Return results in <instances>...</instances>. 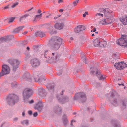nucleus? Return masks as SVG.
Wrapping results in <instances>:
<instances>
[{
  "label": "nucleus",
  "instance_id": "nucleus-34",
  "mask_svg": "<svg viewBox=\"0 0 127 127\" xmlns=\"http://www.w3.org/2000/svg\"><path fill=\"white\" fill-rule=\"evenodd\" d=\"M87 14H88V12L87 11L85 12V13L83 14V17H85L86 16V15Z\"/></svg>",
  "mask_w": 127,
  "mask_h": 127
},
{
  "label": "nucleus",
  "instance_id": "nucleus-15",
  "mask_svg": "<svg viewBox=\"0 0 127 127\" xmlns=\"http://www.w3.org/2000/svg\"><path fill=\"white\" fill-rule=\"evenodd\" d=\"M96 74L99 79L100 80H103L105 78V77L102 75L99 71H98L96 73Z\"/></svg>",
  "mask_w": 127,
  "mask_h": 127
},
{
  "label": "nucleus",
  "instance_id": "nucleus-57",
  "mask_svg": "<svg viewBox=\"0 0 127 127\" xmlns=\"http://www.w3.org/2000/svg\"><path fill=\"white\" fill-rule=\"evenodd\" d=\"M49 16H47L46 17V18H48L49 17Z\"/></svg>",
  "mask_w": 127,
  "mask_h": 127
},
{
  "label": "nucleus",
  "instance_id": "nucleus-1",
  "mask_svg": "<svg viewBox=\"0 0 127 127\" xmlns=\"http://www.w3.org/2000/svg\"><path fill=\"white\" fill-rule=\"evenodd\" d=\"M98 11V12L95 15V18L99 19L104 17L106 18L112 19L113 17V15L111 11L108 8L104 9L100 8L99 9Z\"/></svg>",
  "mask_w": 127,
  "mask_h": 127
},
{
  "label": "nucleus",
  "instance_id": "nucleus-9",
  "mask_svg": "<svg viewBox=\"0 0 127 127\" xmlns=\"http://www.w3.org/2000/svg\"><path fill=\"white\" fill-rule=\"evenodd\" d=\"M64 26L63 23L62 22L57 23L55 24L54 27L55 29L60 30L63 28Z\"/></svg>",
  "mask_w": 127,
  "mask_h": 127
},
{
  "label": "nucleus",
  "instance_id": "nucleus-35",
  "mask_svg": "<svg viewBox=\"0 0 127 127\" xmlns=\"http://www.w3.org/2000/svg\"><path fill=\"white\" fill-rule=\"evenodd\" d=\"M37 115L38 113L37 112H36L34 113L33 116L34 117H36L37 116Z\"/></svg>",
  "mask_w": 127,
  "mask_h": 127
},
{
  "label": "nucleus",
  "instance_id": "nucleus-4",
  "mask_svg": "<svg viewBox=\"0 0 127 127\" xmlns=\"http://www.w3.org/2000/svg\"><path fill=\"white\" fill-rule=\"evenodd\" d=\"M10 71V69L8 66L4 64L2 66L1 72L0 73V77L2 76L9 74Z\"/></svg>",
  "mask_w": 127,
  "mask_h": 127
},
{
  "label": "nucleus",
  "instance_id": "nucleus-46",
  "mask_svg": "<svg viewBox=\"0 0 127 127\" xmlns=\"http://www.w3.org/2000/svg\"><path fill=\"white\" fill-rule=\"evenodd\" d=\"M118 84L119 85V86L121 85H122V86H124V84H123V83H122V82L121 83H120H120H118Z\"/></svg>",
  "mask_w": 127,
  "mask_h": 127
},
{
  "label": "nucleus",
  "instance_id": "nucleus-62",
  "mask_svg": "<svg viewBox=\"0 0 127 127\" xmlns=\"http://www.w3.org/2000/svg\"><path fill=\"white\" fill-rule=\"evenodd\" d=\"M2 39H4V38H2Z\"/></svg>",
  "mask_w": 127,
  "mask_h": 127
},
{
  "label": "nucleus",
  "instance_id": "nucleus-52",
  "mask_svg": "<svg viewBox=\"0 0 127 127\" xmlns=\"http://www.w3.org/2000/svg\"><path fill=\"white\" fill-rule=\"evenodd\" d=\"M64 118L65 119V121H67V120L66 119V116L65 115H64V116H63V118H64Z\"/></svg>",
  "mask_w": 127,
  "mask_h": 127
},
{
  "label": "nucleus",
  "instance_id": "nucleus-39",
  "mask_svg": "<svg viewBox=\"0 0 127 127\" xmlns=\"http://www.w3.org/2000/svg\"><path fill=\"white\" fill-rule=\"evenodd\" d=\"M63 2V0H58V3H62Z\"/></svg>",
  "mask_w": 127,
  "mask_h": 127
},
{
  "label": "nucleus",
  "instance_id": "nucleus-51",
  "mask_svg": "<svg viewBox=\"0 0 127 127\" xmlns=\"http://www.w3.org/2000/svg\"><path fill=\"white\" fill-rule=\"evenodd\" d=\"M22 115L23 116H24L25 115V113L24 112H23L22 113Z\"/></svg>",
  "mask_w": 127,
  "mask_h": 127
},
{
  "label": "nucleus",
  "instance_id": "nucleus-25",
  "mask_svg": "<svg viewBox=\"0 0 127 127\" xmlns=\"http://www.w3.org/2000/svg\"><path fill=\"white\" fill-rule=\"evenodd\" d=\"M14 98L16 100H15V102H12V104H11L14 105L15 104V103L17 102L18 101V97L15 95H14Z\"/></svg>",
  "mask_w": 127,
  "mask_h": 127
},
{
  "label": "nucleus",
  "instance_id": "nucleus-20",
  "mask_svg": "<svg viewBox=\"0 0 127 127\" xmlns=\"http://www.w3.org/2000/svg\"><path fill=\"white\" fill-rule=\"evenodd\" d=\"M48 50H45L44 51V53H45V57H48V58L49 59H51L53 57V56L54 55V53H52L49 56H46V52H48Z\"/></svg>",
  "mask_w": 127,
  "mask_h": 127
},
{
  "label": "nucleus",
  "instance_id": "nucleus-49",
  "mask_svg": "<svg viewBox=\"0 0 127 127\" xmlns=\"http://www.w3.org/2000/svg\"><path fill=\"white\" fill-rule=\"evenodd\" d=\"M18 119V118H14V120L15 121H16Z\"/></svg>",
  "mask_w": 127,
  "mask_h": 127
},
{
  "label": "nucleus",
  "instance_id": "nucleus-28",
  "mask_svg": "<svg viewBox=\"0 0 127 127\" xmlns=\"http://www.w3.org/2000/svg\"><path fill=\"white\" fill-rule=\"evenodd\" d=\"M79 94L80 95L81 97V98L83 97L85 99L86 96L84 93L82 92L80 93Z\"/></svg>",
  "mask_w": 127,
  "mask_h": 127
},
{
  "label": "nucleus",
  "instance_id": "nucleus-22",
  "mask_svg": "<svg viewBox=\"0 0 127 127\" xmlns=\"http://www.w3.org/2000/svg\"><path fill=\"white\" fill-rule=\"evenodd\" d=\"M15 19V18H11L10 19H7L4 20V21H6L7 22H8L9 23L13 22Z\"/></svg>",
  "mask_w": 127,
  "mask_h": 127
},
{
  "label": "nucleus",
  "instance_id": "nucleus-45",
  "mask_svg": "<svg viewBox=\"0 0 127 127\" xmlns=\"http://www.w3.org/2000/svg\"><path fill=\"white\" fill-rule=\"evenodd\" d=\"M54 110H55V109H57V110H60V108L59 107H56V108H54Z\"/></svg>",
  "mask_w": 127,
  "mask_h": 127
},
{
  "label": "nucleus",
  "instance_id": "nucleus-3",
  "mask_svg": "<svg viewBox=\"0 0 127 127\" xmlns=\"http://www.w3.org/2000/svg\"><path fill=\"white\" fill-rule=\"evenodd\" d=\"M118 44L124 48L127 47V36L123 35L117 41Z\"/></svg>",
  "mask_w": 127,
  "mask_h": 127
},
{
  "label": "nucleus",
  "instance_id": "nucleus-7",
  "mask_svg": "<svg viewBox=\"0 0 127 127\" xmlns=\"http://www.w3.org/2000/svg\"><path fill=\"white\" fill-rule=\"evenodd\" d=\"M113 20L112 19L106 18L100 20L98 23L100 25H106L111 23L113 22Z\"/></svg>",
  "mask_w": 127,
  "mask_h": 127
},
{
  "label": "nucleus",
  "instance_id": "nucleus-23",
  "mask_svg": "<svg viewBox=\"0 0 127 127\" xmlns=\"http://www.w3.org/2000/svg\"><path fill=\"white\" fill-rule=\"evenodd\" d=\"M21 123L23 125H28L29 124V121L28 120H25L22 122Z\"/></svg>",
  "mask_w": 127,
  "mask_h": 127
},
{
  "label": "nucleus",
  "instance_id": "nucleus-27",
  "mask_svg": "<svg viewBox=\"0 0 127 127\" xmlns=\"http://www.w3.org/2000/svg\"><path fill=\"white\" fill-rule=\"evenodd\" d=\"M45 27L47 28H51L53 27L50 24H47L45 25Z\"/></svg>",
  "mask_w": 127,
  "mask_h": 127
},
{
  "label": "nucleus",
  "instance_id": "nucleus-54",
  "mask_svg": "<svg viewBox=\"0 0 127 127\" xmlns=\"http://www.w3.org/2000/svg\"><path fill=\"white\" fill-rule=\"evenodd\" d=\"M70 39L72 40H73V37H71L70 38Z\"/></svg>",
  "mask_w": 127,
  "mask_h": 127
},
{
  "label": "nucleus",
  "instance_id": "nucleus-43",
  "mask_svg": "<svg viewBox=\"0 0 127 127\" xmlns=\"http://www.w3.org/2000/svg\"><path fill=\"white\" fill-rule=\"evenodd\" d=\"M27 32L28 31H25L24 32H23V34L24 35H25L26 34Z\"/></svg>",
  "mask_w": 127,
  "mask_h": 127
},
{
  "label": "nucleus",
  "instance_id": "nucleus-41",
  "mask_svg": "<svg viewBox=\"0 0 127 127\" xmlns=\"http://www.w3.org/2000/svg\"><path fill=\"white\" fill-rule=\"evenodd\" d=\"M111 97L113 98L114 97H116V96L115 95H114V94L113 93H112L111 95Z\"/></svg>",
  "mask_w": 127,
  "mask_h": 127
},
{
  "label": "nucleus",
  "instance_id": "nucleus-26",
  "mask_svg": "<svg viewBox=\"0 0 127 127\" xmlns=\"http://www.w3.org/2000/svg\"><path fill=\"white\" fill-rule=\"evenodd\" d=\"M118 56V54L117 53H113L112 55V57L115 59H117Z\"/></svg>",
  "mask_w": 127,
  "mask_h": 127
},
{
  "label": "nucleus",
  "instance_id": "nucleus-50",
  "mask_svg": "<svg viewBox=\"0 0 127 127\" xmlns=\"http://www.w3.org/2000/svg\"><path fill=\"white\" fill-rule=\"evenodd\" d=\"M59 11V12H63L64 10L63 9H60Z\"/></svg>",
  "mask_w": 127,
  "mask_h": 127
},
{
  "label": "nucleus",
  "instance_id": "nucleus-61",
  "mask_svg": "<svg viewBox=\"0 0 127 127\" xmlns=\"http://www.w3.org/2000/svg\"><path fill=\"white\" fill-rule=\"evenodd\" d=\"M11 101H12L13 99H11Z\"/></svg>",
  "mask_w": 127,
  "mask_h": 127
},
{
  "label": "nucleus",
  "instance_id": "nucleus-11",
  "mask_svg": "<svg viewBox=\"0 0 127 127\" xmlns=\"http://www.w3.org/2000/svg\"><path fill=\"white\" fill-rule=\"evenodd\" d=\"M19 61L17 60H14L13 61V63H11L13 67V70H15L18 68V65L19 64Z\"/></svg>",
  "mask_w": 127,
  "mask_h": 127
},
{
  "label": "nucleus",
  "instance_id": "nucleus-5",
  "mask_svg": "<svg viewBox=\"0 0 127 127\" xmlns=\"http://www.w3.org/2000/svg\"><path fill=\"white\" fill-rule=\"evenodd\" d=\"M114 66L117 69L121 70L127 67V64L124 62H121L118 63H115Z\"/></svg>",
  "mask_w": 127,
  "mask_h": 127
},
{
  "label": "nucleus",
  "instance_id": "nucleus-32",
  "mask_svg": "<svg viewBox=\"0 0 127 127\" xmlns=\"http://www.w3.org/2000/svg\"><path fill=\"white\" fill-rule=\"evenodd\" d=\"M121 102L123 104V105L124 107V108H125V107L126 106V103L125 102H123V101H122Z\"/></svg>",
  "mask_w": 127,
  "mask_h": 127
},
{
  "label": "nucleus",
  "instance_id": "nucleus-18",
  "mask_svg": "<svg viewBox=\"0 0 127 127\" xmlns=\"http://www.w3.org/2000/svg\"><path fill=\"white\" fill-rule=\"evenodd\" d=\"M24 26H21L16 28L14 30V32H18L19 31H21L24 28Z\"/></svg>",
  "mask_w": 127,
  "mask_h": 127
},
{
  "label": "nucleus",
  "instance_id": "nucleus-8",
  "mask_svg": "<svg viewBox=\"0 0 127 127\" xmlns=\"http://www.w3.org/2000/svg\"><path fill=\"white\" fill-rule=\"evenodd\" d=\"M31 65L34 67L39 65L40 62L38 59H35L32 60L30 62Z\"/></svg>",
  "mask_w": 127,
  "mask_h": 127
},
{
  "label": "nucleus",
  "instance_id": "nucleus-14",
  "mask_svg": "<svg viewBox=\"0 0 127 127\" xmlns=\"http://www.w3.org/2000/svg\"><path fill=\"white\" fill-rule=\"evenodd\" d=\"M35 35L36 36H39L41 37H42L45 35V34L42 31H38L35 32Z\"/></svg>",
  "mask_w": 127,
  "mask_h": 127
},
{
  "label": "nucleus",
  "instance_id": "nucleus-56",
  "mask_svg": "<svg viewBox=\"0 0 127 127\" xmlns=\"http://www.w3.org/2000/svg\"><path fill=\"white\" fill-rule=\"evenodd\" d=\"M114 103H116V101H115V100H114Z\"/></svg>",
  "mask_w": 127,
  "mask_h": 127
},
{
  "label": "nucleus",
  "instance_id": "nucleus-6",
  "mask_svg": "<svg viewBox=\"0 0 127 127\" xmlns=\"http://www.w3.org/2000/svg\"><path fill=\"white\" fill-rule=\"evenodd\" d=\"M33 92L32 89L28 88L25 89L23 92V95L25 97L28 98L33 94Z\"/></svg>",
  "mask_w": 127,
  "mask_h": 127
},
{
  "label": "nucleus",
  "instance_id": "nucleus-59",
  "mask_svg": "<svg viewBox=\"0 0 127 127\" xmlns=\"http://www.w3.org/2000/svg\"><path fill=\"white\" fill-rule=\"evenodd\" d=\"M95 33H96V34H97L98 33V32H95Z\"/></svg>",
  "mask_w": 127,
  "mask_h": 127
},
{
  "label": "nucleus",
  "instance_id": "nucleus-42",
  "mask_svg": "<svg viewBox=\"0 0 127 127\" xmlns=\"http://www.w3.org/2000/svg\"><path fill=\"white\" fill-rule=\"evenodd\" d=\"M34 101L33 100H31V101H30L29 102V103L30 104H32L34 102Z\"/></svg>",
  "mask_w": 127,
  "mask_h": 127
},
{
  "label": "nucleus",
  "instance_id": "nucleus-47",
  "mask_svg": "<svg viewBox=\"0 0 127 127\" xmlns=\"http://www.w3.org/2000/svg\"><path fill=\"white\" fill-rule=\"evenodd\" d=\"M9 5H8L7 6H6L4 8V9H8V8H9Z\"/></svg>",
  "mask_w": 127,
  "mask_h": 127
},
{
  "label": "nucleus",
  "instance_id": "nucleus-13",
  "mask_svg": "<svg viewBox=\"0 0 127 127\" xmlns=\"http://www.w3.org/2000/svg\"><path fill=\"white\" fill-rule=\"evenodd\" d=\"M127 15L123 16L121 17L119 19L120 21L124 25H126L127 24Z\"/></svg>",
  "mask_w": 127,
  "mask_h": 127
},
{
  "label": "nucleus",
  "instance_id": "nucleus-12",
  "mask_svg": "<svg viewBox=\"0 0 127 127\" xmlns=\"http://www.w3.org/2000/svg\"><path fill=\"white\" fill-rule=\"evenodd\" d=\"M102 39L98 38L95 39L93 41L94 46L96 47H100V43Z\"/></svg>",
  "mask_w": 127,
  "mask_h": 127
},
{
  "label": "nucleus",
  "instance_id": "nucleus-31",
  "mask_svg": "<svg viewBox=\"0 0 127 127\" xmlns=\"http://www.w3.org/2000/svg\"><path fill=\"white\" fill-rule=\"evenodd\" d=\"M61 16V15H57V16L55 17H54V20H57L58 19L59 17H60Z\"/></svg>",
  "mask_w": 127,
  "mask_h": 127
},
{
  "label": "nucleus",
  "instance_id": "nucleus-37",
  "mask_svg": "<svg viewBox=\"0 0 127 127\" xmlns=\"http://www.w3.org/2000/svg\"><path fill=\"white\" fill-rule=\"evenodd\" d=\"M86 57H83V61L85 62V64H87V63L86 61Z\"/></svg>",
  "mask_w": 127,
  "mask_h": 127
},
{
  "label": "nucleus",
  "instance_id": "nucleus-38",
  "mask_svg": "<svg viewBox=\"0 0 127 127\" xmlns=\"http://www.w3.org/2000/svg\"><path fill=\"white\" fill-rule=\"evenodd\" d=\"M92 68H90V73L92 74H93V73L94 72V71H93L92 70Z\"/></svg>",
  "mask_w": 127,
  "mask_h": 127
},
{
  "label": "nucleus",
  "instance_id": "nucleus-60",
  "mask_svg": "<svg viewBox=\"0 0 127 127\" xmlns=\"http://www.w3.org/2000/svg\"><path fill=\"white\" fill-rule=\"evenodd\" d=\"M72 122H75V121L74 120H72Z\"/></svg>",
  "mask_w": 127,
  "mask_h": 127
},
{
  "label": "nucleus",
  "instance_id": "nucleus-40",
  "mask_svg": "<svg viewBox=\"0 0 127 127\" xmlns=\"http://www.w3.org/2000/svg\"><path fill=\"white\" fill-rule=\"evenodd\" d=\"M61 71H58L57 73V75H60L61 74Z\"/></svg>",
  "mask_w": 127,
  "mask_h": 127
},
{
  "label": "nucleus",
  "instance_id": "nucleus-16",
  "mask_svg": "<svg viewBox=\"0 0 127 127\" xmlns=\"http://www.w3.org/2000/svg\"><path fill=\"white\" fill-rule=\"evenodd\" d=\"M42 107V104L41 102H40L37 104L35 107V109H41Z\"/></svg>",
  "mask_w": 127,
  "mask_h": 127
},
{
  "label": "nucleus",
  "instance_id": "nucleus-36",
  "mask_svg": "<svg viewBox=\"0 0 127 127\" xmlns=\"http://www.w3.org/2000/svg\"><path fill=\"white\" fill-rule=\"evenodd\" d=\"M96 28L95 27L91 31V32L92 31L94 32H95L96 31Z\"/></svg>",
  "mask_w": 127,
  "mask_h": 127
},
{
  "label": "nucleus",
  "instance_id": "nucleus-58",
  "mask_svg": "<svg viewBox=\"0 0 127 127\" xmlns=\"http://www.w3.org/2000/svg\"><path fill=\"white\" fill-rule=\"evenodd\" d=\"M94 34H92V36H93L94 35Z\"/></svg>",
  "mask_w": 127,
  "mask_h": 127
},
{
  "label": "nucleus",
  "instance_id": "nucleus-29",
  "mask_svg": "<svg viewBox=\"0 0 127 127\" xmlns=\"http://www.w3.org/2000/svg\"><path fill=\"white\" fill-rule=\"evenodd\" d=\"M18 4V2H17L13 4L12 5L11 7L12 8H13L15 7Z\"/></svg>",
  "mask_w": 127,
  "mask_h": 127
},
{
  "label": "nucleus",
  "instance_id": "nucleus-10",
  "mask_svg": "<svg viewBox=\"0 0 127 127\" xmlns=\"http://www.w3.org/2000/svg\"><path fill=\"white\" fill-rule=\"evenodd\" d=\"M85 29L84 26L82 25H79L76 28L74 29V32L76 33H79L82 31L84 30Z\"/></svg>",
  "mask_w": 127,
  "mask_h": 127
},
{
  "label": "nucleus",
  "instance_id": "nucleus-63",
  "mask_svg": "<svg viewBox=\"0 0 127 127\" xmlns=\"http://www.w3.org/2000/svg\"><path fill=\"white\" fill-rule=\"evenodd\" d=\"M70 124H71V125H72V123H71Z\"/></svg>",
  "mask_w": 127,
  "mask_h": 127
},
{
  "label": "nucleus",
  "instance_id": "nucleus-48",
  "mask_svg": "<svg viewBox=\"0 0 127 127\" xmlns=\"http://www.w3.org/2000/svg\"><path fill=\"white\" fill-rule=\"evenodd\" d=\"M41 12V11L40 10H38L37 13H38L39 14Z\"/></svg>",
  "mask_w": 127,
  "mask_h": 127
},
{
  "label": "nucleus",
  "instance_id": "nucleus-30",
  "mask_svg": "<svg viewBox=\"0 0 127 127\" xmlns=\"http://www.w3.org/2000/svg\"><path fill=\"white\" fill-rule=\"evenodd\" d=\"M79 2V0H76L75 1H74L73 2V4L74 6H75Z\"/></svg>",
  "mask_w": 127,
  "mask_h": 127
},
{
  "label": "nucleus",
  "instance_id": "nucleus-53",
  "mask_svg": "<svg viewBox=\"0 0 127 127\" xmlns=\"http://www.w3.org/2000/svg\"><path fill=\"white\" fill-rule=\"evenodd\" d=\"M64 92V91H62L61 93V95H63V93Z\"/></svg>",
  "mask_w": 127,
  "mask_h": 127
},
{
  "label": "nucleus",
  "instance_id": "nucleus-21",
  "mask_svg": "<svg viewBox=\"0 0 127 127\" xmlns=\"http://www.w3.org/2000/svg\"><path fill=\"white\" fill-rule=\"evenodd\" d=\"M42 15V13H41L40 15H36L35 17L33 20V21H36V19H37L39 20H40V19L41 18Z\"/></svg>",
  "mask_w": 127,
  "mask_h": 127
},
{
  "label": "nucleus",
  "instance_id": "nucleus-24",
  "mask_svg": "<svg viewBox=\"0 0 127 127\" xmlns=\"http://www.w3.org/2000/svg\"><path fill=\"white\" fill-rule=\"evenodd\" d=\"M54 86V83H52L51 85H49L47 86V87L49 89H53Z\"/></svg>",
  "mask_w": 127,
  "mask_h": 127
},
{
  "label": "nucleus",
  "instance_id": "nucleus-33",
  "mask_svg": "<svg viewBox=\"0 0 127 127\" xmlns=\"http://www.w3.org/2000/svg\"><path fill=\"white\" fill-rule=\"evenodd\" d=\"M28 18V20H32L33 21V19H32V17L30 16H29Z\"/></svg>",
  "mask_w": 127,
  "mask_h": 127
},
{
  "label": "nucleus",
  "instance_id": "nucleus-55",
  "mask_svg": "<svg viewBox=\"0 0 127 127\" xmlns=\"http://www.w3.org/2000/svg\"><path fill=\"white\" fill-rule=\"evenodd\" d=\"M27 49L28 50H29L30 49V48L29 47H27Z\"/></svg>",
  "mask_w": 127,
  "mask_h": 127
},
{
  "label": "nucleus",
  "instance_id": "nucleus-44",
  "mask_svg": "<svg viewBox=\"0 0 127 127\" xmlns=\"http://www.w3.org/2000/svg\"><path fill=\"white\" fill-rule=\"evenodd\" d=\"M32 113V112L31 111H30L28 112V113L30 115H31Z\"/></svg>",
  "mask_w": 127,
  "mask_h": 127
},
{
  "label": "nucleus",
  "instance_id": "nucleus-64",
  "mask_svg": "<svg viewBox=\"0 0 127 127\" xmlns=\"http://www.w3.org/2000/svg\"><path fill=\"white\" fill-rule=\"evenodd\" d=\"M118 0V1H119V0Z\"/></svg>",
  "mask_w": 127,
  "mask_h": 127
},
{
  "label": "nucleus",
  "instance_id": "nucleus-17",
  "mask_svg": "<svg viewBox=\"0 0 127 127\" xmlns=\"http://www.w3.org/2000/svg\"><path fill=\"white\" fill-rule=\"evenodd\" d=\"M107 45V42L102 39V41L100 43V47H103L106 46Z\"/></svg>",
  "mask_w": 127,
  "mask_h": 127
},
{
  "label": "nucleus",
  "instance_id": "nucleus-2",
  "mask_svg": "<svg viewBox=\"0 0 127 127\" xmlns=\"http://www.w3.org/2000/svg\"><path fill=\"white\" fill-rule=\"evenodd\" d=\"M62 39L59 36H54L49 41L51 47L55 50L58 49L62 43Z\"/></svg>",
  "mask_w": 127,
  "mask_h": 127
},
{
  "label": "nucleus",
  "instance_id": "nucleus-19",
  "mask_svg": "<svg viewBox=\"0 0 127 127\" xmlns=\"http://www.w3.org/2000/svg\"><path fill=\"white\" fill-rule=\"evenodd\" d=\"M28 16L27 15H25L21 17L20 18V21L22 22H25L26 21V18Z\"/></svg>",
  "mask_w": 127,
  "mask_h": 127
}]
</instances>
